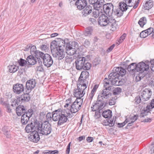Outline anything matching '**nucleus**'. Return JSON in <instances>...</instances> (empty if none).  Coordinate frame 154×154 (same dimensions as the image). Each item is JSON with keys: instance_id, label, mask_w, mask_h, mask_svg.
Instances as JSON below:
<instances>
[{"instance_id": "51", "label": "nucleus", "mask_w": 154, "mask_h": 154, "mask_svg": "<svg viewBox=\"0 0 154 154\" xmlns=\"http://www.w3.org/2000/svg\"><path fill=\"white\" fill-rule=\"evenodd\" d=\"M70 47L77 50L79 48L78 44L75 42H72L71 44H70Z\"/></svg>"}, {"instance_id": "12", "label": "nucleus", "mask_w": 154, "mask_h": 154, "mask_svg": "<svg viewBox=\"0 0 154 154\" xmlns=\"http://www.w3.org/2000/svg\"><path fill=\"white\" fill-rule=\"evenodd\" d=\"M110 19H112L110 17L109 18V19L105 15H101L98 19V24L101 26H105L107 25H108L109 20Z\"/></svg>"}, {"instance_id": "50", "label": "nucleus", "mask_w": 154, "mask_h": 154, "mask_svg": "<svg viewBox=\"0 0 154 154\" xmlns=\"http://www.w3.org/2000/svg\"><path fill=\"white\" fill-rule=\"evenodd\" d=\"M6 128L5 127H4L3 128V131L4 133V134L7 138H10L11 137V135L10 132L6 130Z\"/></svg>"}, {"instance_id": "17", "label": "nucleus", "mask_w": 154, "mask_h": 154, "mask_svg": "<svg viewBox=\"0 0 154 154\" xmlns=\"http://www.w3.org/2000/svg\"><path fill=\"white\" fill-rule=\"evenodd\" d=\"M36 82L35 79H32L27 81L26 83V92L29 93L35 86Z\"/></svg>"}, {"instance_id": "21", "label": "nucleus", "mask_w": 154, "mask_h": 154, "mask_svg": "<svg viewBox=\"0 0 154 154\" xmlns=\"http://www.w3.org/2000/svg\"><path fill=\"white\" fill-rule=\"evenodd\" d=\"M35 125V122H31L30 124H28L25 128L26 132L28 133H31L33 131H36Z\"/></svg>"}, {"instance_id": "55", "label": "nucleus", "mask_w": 154, "mask_h": 154, "mask_svg": "<svg viewBox=\"0 0 154 154\" xmlns=\"http://www.w3.org/2000/svg\"><path fill=\"white\" fill-rule=\"evenodd\" d=\"M148 36V34H147L145 30L141 32L140 34V36L141 38H145Z\"/></svg>"}, {"instance_id": "11", "label": "nucleus", "mask_w": 154, "mask_h": 154, "mask_svg": "<svg viewBox=\"0 0 154 154\" xmlns=\"http://www.w3.org/2000/svg\"><path fill=\"white\" fill-rule=\"evenodd\" d=\"M32 110L29 109L28 111L22 115L21 118V123L24 125L26 124L28 122L29 118L33 114Z\"/></svg>"}, {"instance_id": "23", "label": "nucleus", "mask_w": 154, "mask_h": 154, "mask_svg": "<svg viewBox=\"0 0 154 154\" xmlns=\"http://www.w3.org/2000/svg\"><path fill=\"white\" fill-rule=\"evenodd\" d=\"M116 20L114 19H112L109 20V22L108 25L109 28L112 31H114L115 30L117 27V26L116 23Z\"/></svg>"}, {"instance_id": "56", "label": "nucleus", "mask_w": 154, "mask_h": 154, "mask_svg": "<svg viewBox=\"0 0 154 154\" xmlns=\"http://www.w3.org/2000/svg\"><path fill=\"white\" fill-rule=\"evenodd\" d=\"M90 45V42L88 40H85V41L83 45L85 48H88Z\"/></svg>"}, {"instance_id": "20", "label": "nucleus", "mask_w": 154, "mask_h": 154, "mask_svg": "<svg viewBox=\"0 0 154 154\" xmlns=\"http://www.w3.org/2000/svg\"><path fill=\"white\" fill-rule=\"evenodd\" d=\"M66 52L67 54L70 56H72L75 54H76L77 50L72 48L70 47V42L67 43V46H66Z\"/></svg>"}, {"instance_id": "3", "label": "nucleus", "mask_w": 154, "mask_h": 154, "mask_svg": "<svg viewBox=\"0 0 154 154\" xmlns=\"http://www.w3.org/2000/svg\"><path fill=\"white\" fill-rule=\"evenodd\" d=\"M38 130L40 133L47 135L51 133L52 129L51 125L48 122L45 121L42 124L41 127H39Z\"/></svg>"}, {"instance_id": "40", "label": "nucleus", "mask_w": 154, "mask_h": 154, "mask_svg": "<svg viewBox=\"0 0 154 154\" xmlns=\"http://www.w3.org/2000/svg\"><path fill=\"white\" fill-rule=\"evenodd\" d=\"M39 66H37L36 68V71L37 72H42L43 71L44 69L42 67V63L41 61H38Z\"/></svg>"}, {"instance_id": "41", "label": "nucleus", "mask_w": 154, "mask_h": 154, "mask_svg": "<svg viewBox=\"0 0 154 154\" xmlns=\"http://www.w3.org/2000/svg\"><path fill=\"white\" fill-rule=\"evenodd\" d=\"M148 109L147 107L146 108H144L142 111L140 116L141 117H143L144 116L147 115L150 111H148Z\"/></svg>"}, {"instance_id": "15", "label": "nucleus", "mask_w": 154, "mask_h": 154, "mask_svg": "<svg viewBox=\"0 0 154 154\" xmlns=\"http://www.w3.org/2000/svg\"><path fill=\"white\" fill-rule=\"evenodd\" d=\"M110 91V89H108L107 88H106L99 94L98 99H101L103 100L104 99H106L109 97L111 94Z\"/></svg>"}, {"instance_id": "53", "label": "nucleus", "mask_w": 154, "mask_h": 154, "mask_svg": "<svg viewBox=\"0 0 154 154\" xmlns=\"http://www.w3.org/2000/svg\"><path fill=\"white\" fill-rule=\"evenodd\" d=\"M91 108L92 111H95L98 109L100 110L98 107V106L95 103H93L92 106L91 107Z\"/></svg>"}, {"instance_id": "38", "label": "nucleus", "mask_w": 154, "mask_h": 154, "mask_svg": "<svg viewBox=\"0 0 154 154\" xmlns=\"http://www.w3.org/2000/svg\"><path fill=\"white\" fill-rule=\"evenodd\" d=\"M146 23V20L145 17H142L138 21V23L140 27H142Z\"/></svg>"}, {"instance_id": "7", "label": "nucleus", "mask_w": 154, "mask_h": 154, "mask_svg": "<svg viewBox=\"0 0 154 154\" xmlns=\"http://www.w3.org/2000/svg\"><path fill=\"white\" fill-rule=\"evenodd\" d=\"M38 54L40 57L43 59L45 66L47 67L51 66L53 63V60L50 55L47 54H44L42 52H39Z\"/></svg>"}, {"instance_id": "30", "label": "nucleus", "mask_w": 154, "mask_h": 154, "mask_svg": "<svg viewBox=\"0 0 154 154\" xmlns=\"http://www.w3.org/2000/svg\"><path fill=\"white\" fill-rule=\"evenodd\" d=\"M8 68L9 71L11 73H14L16 72L19 69L18 66L15 65H9L8 66Z\"/></svg>"}, {"instance_id": "34", "label": "nucleus", "mask_w": 154, "mask_h": 154, "mask_svg": "<svg viewBox=\"0 0 154 154\" xmlns=\"http://www.w3.org/2000/svg\"><path fill=\"white\" fill-rule=\"evenodd\" d=\"M103 116L105 118H109L112 116V112L109 110L104 111L102 113Z\"/></svg>"}, {"instance_id": "45", "label": "nucleus", "mask_w": 154, "mask_h": 154, "mask_svg": "<svg viewBox=\"0 0 154 154\" xmlns=\"http://www.w3.org/2000/svg\"><path fill=\"white\" fill-rule=\"evenodd\" d=\"M122 91V89L118 87H117L114 88L113 91V94L114 95L119 94H120Z\"/></svg>"}, {"instance_id": "33", "label": "nucleus", "mask_w": 154, "mask_h": 154, "mask_svg": "<svg viewBox=\"0 0 154 154\" xmlns=\"http://www.w3.org/2000/svg\"><path fill=\"white\" fill-rule=\"evenodd\" d=\"M115 121L114 119H111L110 120H108L106 119L104 121V125H109L110 127H112L113 126L115 123Z\"/></svg>"}, {"instance_id": "9", "label": "nucleus", "mask_w": 154, "mask_h": 154, "mask_svg": "<svg viewBox=\"0 0 154 154\" xmlns=\"http://www.w3.org/2000/svg\"><path fill=\"white\" fill-rule=\"evenodd\" d=\"M103 9L105 13L109 17L112 15L113 10V5L112 4L107 3L103 6Z\"/></svg>"}, {"instance_id": "44", "label": "nucleus", "mask_w": 154, "mask_h": 154, "mask_svg": "<svg viewBox=\"0 0 154 154\" xmlns=\"http://www.w3.org/2000/svg\"><path fill=\"white\" fill-rule=\"evenodd\" d=\"M18 62L19 65L22 66H24L26 63L27 62L26 60H25L22 58L20 59L18 61Z\"/></svg>"}, {"instance_id": "54", "label": "nucleus", "mask_w": 154, "mask_h": 154, "mask_svg": "<svg viewBox=\"0 0 154 154\" xmlns=\"http://www.w3.org/2000/svg\"><path fill=\"white\" fill-rule=\"evenodd\" d=\"M54 112V111L53 112L52 114H51L50 113H48L47 114L46 116L47 119V120L48 121L51 120V119H52V120L53 121H58H58H54L53 119V112Z\"/></svg>"}, {"instance_id": "35", "label": "nucleus", "mask_w": 154, "mask_h": 154, "mask_svg": "<svg viewBox=\"0 0 154 154\" xmlns=\"http://www.w3.org/2000/svg\"><path fill=\"white\" fill-rule=\"evenodd\" d=\"M103 82L104 86L105 87V88H107L108 89H111V88H110V85H112V83H110L109 79L108 80L106 78L103 80Z\"/></svg>"}, {"instance_id": "8", "label": "nucleus", "mask_w": 154, "mask_h": 154, "mask_svg": "<svg viewBox=\"0 0 154 154\" xmlns=\"http://www.w3.org/2000/svg\"><path fill=\"white\" fill-rule=\"evenodd\" d=\"M124 2H120L119 4V8L124 11H126L128 9L127 6L132 7L136 3V0H125Z\"/></svg>"}, {"instance_id": "4", "label": "nucleus", "mask_w": 154, "mask_h": 154, "mask_svg": "<svg viewBox=\"0 0 154 154\" xmlns=\"http://www.w3.org/2000/svg\"><path fill=\"white\" fill-rule=\"evenodd\" d=\"M69 42L68 39H65L64 40L60 38L57 39V41H54L51 43V48H60L64 49L65 48V45L66 44L67 46V43Z\"/></svg>"}, {"instance_id": "52", "label": "nucleus", "mask_w": 154, "mask_h": 154, "mask_svg": "<svg viewBox=\"0 0 154 154\" xmlns=\"http://www.w3.org/2000/svg\"><path fill=\"white\" fill-rule=\"evenodd\" d=\"M91 67V64L87 62L86 63H85V64H84V65L83 66L82 69L85 70H88L90 69Z\"/></svg>"}, {"instance_id": "60", "label": "nucleus", "mask_w": 154, "mask_h": 154, "mask_svg": "<svg viewBox=\"0 0 154 154\" xmlns=\"http://www.w3.org/2000/svg\"><path fill=\"white\" fill-rule=\"evenodd\" d=\"M126 35L125 34H123L120 37L119 41V43H122L125 39Z\"/></svg>"}, {"instance_id": "42", "label": "nucleus", "mask_w": 154, "mask_h": 154, "mask_svg": "<svg viewBox=\"0 0 154 154\" xmlns=\"http://www.w3.org/2000/svg\"><path fill=\"white\" fill-rule=\"evenodd\" d=\"M92 32V29L91 27H88L86 29L84 32V35L85 36H88L91 35Z\"/></svg>"}, {"instance_id": "32", "label": "nucleus", "mask_w": 154, "mask_h": 154, "mask_svg": "<svg viewBox=\"0 0 154 154\" xmlns=\"http://www.w3.org/2000/svg\"><path fill=\"white\" fill-rule=\"evenodd\" d=\"M153 5V2L152 0H149L146 2L144 5V8L146 10H149L152 7Z\"/></svg>"}, {"instance_id": "18", "label": "nucleus", "mask_w": 154, "mask_h": 154, "mask_svg": "<svg viewBox=\"0 0 154 154\" xmlns=\"http://www.w3.org/2000/svg\"><path fill=\"white\" fill-rule=\"evenodd\" d=\"M13 89L15 94H20L24 91V87L23 84L17 83L13 85Z\"/></svg>"}, {"instance_id": "13", "label": "nucleus", "mask_w": 154, "mask_h": 154, "mask_svg": "<svg viewBox=\"0 0 154 154\" xmlns=\"http://www.w3.org/2000/svg\"><path fill=\"white\" fill-rule=\"evenodd\" d=\"M85 61L86 58L84 57L78 58L75 62L76 68L78 70L82 69Z\"/></svg>"}, {"instance_id": "62", "label": "nucleus", "mask_w": 154, "mask_h": 154, "mask_svg": "<svg viewBox=\"0 0 154 154\" xmlns=\"http://www.w3.org/2000/svg\"><path fill=\"white\" fill-rule=\"evenodd\" d=\"M115 46V45L114 44L112 45L111 46H110L109 48H108L107 50L106 51V52L108 53L110 52L114 48Z\"/></svg>"}, {"instance_id": "24", "label": "nucleus", "mask_w": 154, "mask_h": 154, "mask_svg": "<svg viewBox=\"0 0 154 154\" xmlns=\"http://www.w3.org/2000/svg\"><path fill=\"white\" fill-rule=\"evenodd\" d=\"M113 71H115L118 73V76L119 77L122 76L125 74L126 70L122 67H116L114 68Z\"/></svg>"}, {"instance_id": "39", "label": "nucleus", "mask_w": 154, "mask_h": 154, "mask_svg": "<svg viewBox=\"0 0 154 154\" xmlns=\"http://www.w3.org/2000/svg\"><path fill=\"white\" fill-rule=\"evenodd\" d=\"M39 51H36V48L35 46H32L30 48V52L32 55H35L36 54H38V52Z\"/></svg>"}, {"instance_id": "1", "label": "nucleus", "mask_w": 154, "mask_h": 154, "mask_svg": "<svg viewBox=\"0 0 154 154\" xmlns=\"http://www.w3.org/2000/svg\"><path fill=\"white\" fill-rule=\"evenodd\" d=\"M83 102V100L80 98L76 99L70 106V110L64 109L63 110H57L53 112V119L54 121L58 120L57 124L60 125L66 122L67 120V118L70 116L71 113H75L80 109Z\"/></svg>"}, {"instance_id": "49", "label": "nucleus", "mask_w": 154, "mask_h": 154, "mask_svg": "<svg viewBox=\"0 0 154 154\" xmlns=\"http://www.w3.org/2000/svg\"><path fill=\"white\" fill-rule=\"evenodd\" d=\"M147 108H148V111H150L151 109H152L154 108V99L152 100L150 104L148 105L147 106Z\"/></svg>"}, {"instance_id": "37", "label": "nucleus", "mask_w": 154, "mask_h": 154, "mask_svg": "<svg viewBox=\"0 0 154 154\" xmlns=\"http://www.w3.org/2000/svg\"><path fill=\"white\" fill-rule=\"evenodd\" d=\"M128 70L129 71H137V65L135 63H131L128 67Z\"/></svg>"}, {"instance_id": "57", "label": "nucleus", "mask_w": 154, "mask_h": 154, "mask_svg": "<svg viewBox=\"0 0 154 154\" xmlns=\"http://www.w3.org/2000/svg\"><path fill=\"white\" fill-rule=\"evenodd\" d=\"M99 12L98 10H95L93 12V16L95 18H97L99 15Z\"/></svg>"}, {"instance_id": "64", "label": "nucleus", "mask_w": 154, "mask_h": 154, "mask_svg": "<svg viewBox=\"0 0 154 154\" xmlns=\"http://www.w3.org/2000/svg\"><path fill=\"white\" fill-rule=\"evenodd\" d=\"M94 140L92 137H88L86 139V140L88 142L90 143L92 142Z\"/></svg>"}, {"instance_id": "14", "label": "nucleus", "mask_w": 154, "mask_h": 154, "mask_svg": "<svg viewBox=\"0 0 154 154\" xmlns=\"http://www.w3.org/2000/svg\"><path fill=\"white\" fill-rule=\"evenodd\" d=\"M136 65L137 71H140L141 72L148 70L149 67L148 64H146L143 62L139 63L138 64H136Z\"/></svg>"}, {"instance_id": "58", "label": "nucleus", "mask_w": 154, "mask_h": 154, "mask_svg": "<svg viewBox=\"0 0 154 154\" xmlns=\"http://www.w3.org/2000/svg\"><path fill=\"white\" fill-rule=\"evenodd\" d=\"M145 31L149 35L152 33L153 31V29L152 28H149L148 29L145 30Z\"/></svg>"}, {"instance_id": "46", "label": "nucleus", "mask_w": 154, "mask_h": 154, "mask_svg": "<svg viewBox=\"0 0 154 154\" xmlns=\"http://www.w3.org/2000/svg\"><path fill=\"white\" fill-rule=\"evenodd\" d=\"M123 11H124L121 10V9L119 8L116 9V11L114 12V14L118 16H121L122 15Z\"/></svg>"}, {"instance_id": "6", "label": "nucleus", "mask_w": 154, "mask_h": 154, "mask_svg": "<svg viewBox=\"0 0 154 154\" xmlns=\"http://www.w3.org/2000/svg\"><path fill=\"white\" fill-rule=\"evenodd\" d=\"M51 50L53 57L59 60L62 59L65 56V52L64 49L57 48H51Z\"/></svg>"}, {"instance_id": "31", "label": "nucleus", "mask_w": 154, "mask_h": 154, "mask_svg": "<svg viewBox=\"0 0 154 154\" xmlns=\"http://www.w3.org/2000/svg\"><path fill=\"white\" fill-rule=\"evenodd\" d=\"M72 99L71 97L69 98L66 100V103L64 106V109H66V110H67V109L70 108L71 106L70 105V104L72 103H73L74 101L72 100Z\"/></svg>"}, {"instance_id": "25", "label": "nucleus", "mask_w": 154, "mask_h": 154, "mask_svg": "<svg viewBox=\"0 0 154 154\" xmlns=\"http://www.w3.org/2000/svg\"><path fill=\"white\" fill-rule=\"evenodd\" d=\"M137 116L135 115L134 116H130L128 118L126 119V123L129 122L128 125L129 126H131L132 125V124L135 122L137 119Z\"/></svg>"}, {"instance_id": "63", "label": "nucleus", "mask_w": 154, "mask_h": 154, "mask_svg": "<svg viewBox=\"0 0 154 154\" xmlns=\"http://www.w3.org/2000/svg\"><path fill=\"white\" fill-rule=\"evenodd\" d=\"M150 63L151 64V68L152 70L154 71V59L150 61Z\"/></svg>"}, {"instance_id": "47", "label": "nucleus", "mask_w": 154, "mask_h": 154, "mask_svg": "<svg viewBox=\"0 0 154 154\" xmlns=\"http://www.w3.org/2000/svg\"><path fill=\"white\" fill-rule=\"evenodd\" d=\"M116 97H111L109 101V104L110 105H114L116 103Z\"/></svg>"}, {"instance_id": "43", "label": "nucleus", "mask_w": 154, "mask_h": 154, "mask_svg": "<svg viewBox=\"0 0 154 154\" xmlns=\"http://www.w3.org/2000/svg\"><path fill=\"white\" fill-rule=\"evenodd\" d=\"M92 12V7L91 6H87L83 10L84 14H89Z\"/></svg>"}, {"instance_id": "28", "label": "nucleus", "mask_w": 154, "mask_h": 154, "mask_svg": "<svg viewBox=\"0 0 154 154\" xmlns=\"http://www.w3.org/2000/svg\"><path fill=\"white\" fill-rule=\"evenodd\" d=\"M27 63L30 65H34L36 63V61L35 57L32 56L30 55L28 56L27 59Z\"/></svg>"}, {"instance_id": "26", "label": "nucleus", "mask_w": 154, "mask_h": 154, "mask_svg": "<svg viewBox=\"0 0 154 154\" xmlns=\"http://www.w3.org/2000/svg\"><path fill=\"white\" fill-rule=\"evenodd\" d=\"M28 93L26 92V94H22L19 98V100L22 102L29 101L30 100V97Z\"/></svg>"}, {"instance_id": "2", "label": "nucleus", "mask_w": 154, "mask_h": 154, "mask_svg": "<svg viewBox=\"0 0 154 154\" xmlns=\"http://www.w3.org/2000/svg\"><path fill=\"white\" fill-rule=\"evenodd\" d=\"M77 89H75L73 91V95L76 99L80 98L83 97L85 94V90L87 88L86 84L82 85L78 83Z\"/></svg>"}, {"instance_id": "10", "label": "nucleus", "mask_w": 154, "mask_h": 154, "mask_svg": "<svg viewBox=\"0 0 154 154\" xmlns=\"http://www.w3.org/2000/svg\"><path fill=\"white\" fill-rule=\"evenodd\" d=\"M89 73L86 71H83L81 72L80 77L78 81L79 83H81L82 85L87 84H88V81L86 79L89 76Z\"/></svg>"}, {"instance_id": "22", "label": "nucleus", "mask_w": 154, "mask_h": 154, "mask_svg": "<svg viewBox=\"0 0 154 154\" xmlns=\"http://www.w3.org/2000/svg\"><path fill=\"white\" fill-rule=\"evenodd\" d=\"M75 5L78 8L81 10L87 5V2L85 0H78L75 2Z\"/></svg>"}, {"instance_id": "59", "label": "nucleus", "mask_w": 154, "mask_h": 154, "mask_svg": "<svg viewBox=\"0 0 154 154\" xmlns=\"http://www.w3.org/2000/svg\"><path fill=\"white\" fill-rule=\"evenodd\" d=\"M135 103L137 104H138L140 103L141 101V99L140 98V97L138 96L136 97L135 99Z\"/></svg>"}, {"instance_id": "5", "label": "nucleus", "mask_w": 154, "mask_h": 154, "mask_svg": "<svg viewBox=\"0 0 154 154\" xmlns=\"http://www.w3.org/2000/svg\"><path fill=\"white\" fill-rule=\"evenodd\" d=\"M119 76L117 73L115 71L111 73L108 76V78L110 79V83L113 85L119 86L123 84L122 80L119 79Z\"/></svg>"}, {"instance_id": "16", "label": "nucleus", "mask_w": 154, "mask_h": 154, "mask_svg": "<svg viewBox=\"0 0 154 154\" xmlns=\"http://www.w3.org/2000/svg\"><path fill=\"white\" fill-rule=\"evenodd\" d=\"M29 139L34 143H37L40 140L39 136L36 131H33L29 135Z\"/></svg>"}, {"instance_id": "48", "label": "nucleus", "mask_w": 154, "mask_h": 154, "mask_svg": "<svg viewBox=\"0 0 154 154\" xmlns=\"http://www.w3.org/2000/svg\"><path fill=\"white\" fill-rule=\"evenodd\" d=\"M41 48L42 51L47 52L49 49V45L47 44L43 45L41 46Z\"/></svg>"}, {"instance_id": "27", "label": "nucleus", "mask_w": 154, "mask_h": 154, "mask_svg": "<svg viewBox=\"0 0 154 154\" xmlns=\"http://www.w3.org/2000/svg\"><path fill=\"white\" fill-rule=\"evenodd\" d=\"M16 112L17 115L20 116L23 113H25V109L24 106L23 105L18 106L16 109Z\"/></svg>"}, {"instance_id": "29", "label": "nucleus", "mask_w": 154, "mask_h": 154, "mask_svg": "<svg viewBox=\"0 0 154 154\" xmlns=\"http://www.w3.org/2000/svg\"><path fill=\"white\" fill-rule=\"evenodd\" d=\"M99 108L100 109L103 108L106 105L105 103L102 99H98V100L97 101L96 103H95Z\"/></svg>"}, {"instance_id": "61", "label": "nucleus", "mask_w": 154, "mask_h": 154, "mask_svg": "<svg viewBox=\"0 0 154 154\" xmlns=\"http://www.w3.org/2000/svg\"><path fill=\"white\" fill-rule=\"evenodd\" d=\"M95 93V92L92 90L91 91V93L89 94V97L90 100H91L92 99Z\"/></svg>"}, {"instance_id": "19", "label": "nucleus", "mask_w": 154, "mask_h": 154, "mask_svg": "<svg viewBox=\"0 0 154 154\" xmlns=\"http://www.w3.org/2000/svg\"><path fill=\"white\" fill-rule=\"evenodd\" d=\"M151 92L148 89H145L141 93V97L144 100H147L150 97Z\"/></svg>"}, {"instance_id": "36", "label": "nucleus", "mask_w": 154, "mask_h": 154, "mask_svg": "<svg viewBox=\"0 0 154 154\" xmlns=\"http://www.w3.org/2000/svg\"><path fill=\"white\" fill-rule=\"evenodd\" d=\"M3 106L7 108V111L8 112L10 113L12 112V108L9 103L8 100L4 102Z\"/></svg>"}]
</instances>
